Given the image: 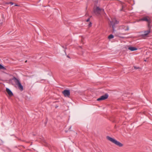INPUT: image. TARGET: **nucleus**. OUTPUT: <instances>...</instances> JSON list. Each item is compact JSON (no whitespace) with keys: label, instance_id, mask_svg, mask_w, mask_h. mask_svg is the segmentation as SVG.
Instances as JSON below:
<instances>
[{"label":"nucleus","instance_id":"16","mask_svg":"<svg viewBox=\"0 0 152 152\" xmlns=\"http://www.w3.org/2000/svg\"><path fill=\"white\" fill-rule=\"evenodd\" d=\"M90 20V18H88L86 20V21L87 22H88V21H89Z\"/></svg>","mask_w":152,"mask_h":152},{"label":"nucleus","instance_id":"17","mask_svg":"<svg viewBox=\"0 0 152 152\" xmlns=\"http://www.w3.org/2000/svg\"><path fill=\"white\" fill-rule=\"evenodd\" d=\"M10 4L11 5H12L14 4V3L12 2H10Z\"/></svg>","mask_w":152,"mask_h":152},{"label":"nucleus","instance_id":"7","mask_svg":"<svg viewBox=\"0 0 152 152\" xmlns=\"http://www.w3.org/2000/svg\"><path fill=\"white\" fill-rule=\"evenodd\" d=\"M110 24L112 26L113 29L114 30V25L115 24L118 23V21L115 19L113 18V19H112L111 21H110Z\"/></svg>","mask_w":152,"mask_h":152},{"label":"nucleus","instance_id":"21","mask_svg":"<svg viewBox=\"0 0 152 152\" xmlns=\"http://www.w3.org/2000/svg\"><path fill=\"white\" fill-rule=\"evenodd\" d=\"M15 6H18V5L17 4L15 5Z\"/></svg>","mask_w":152,"mask_h":152},{"label":"nucleus","instance_id":"14","mask_svg":"<svg viewBox=\"0 0 152 152\" xmlns=\"http://www.w3.org/2000/svg\"><path fill=\"white\" fill-rule=\"evenodd\" d=\"M126 27V26L124 25H122L120 26V29H125V28Z\"/></svg>","mask_w":152,"mask_h":152},{"label":"nucleus","instance_id":"2","mask_svg":"<svg viewBox=\"0 0 152 152\" xmlns=\"http://www.w3.org/2000/svg\"><path fill=\"white\" fill-rule=\"evenodd\" d=\"M146 21L148 23V27H149L150 26V25L151 23V20L150 18L148 16L143 17L142 18L140 19L139 21Z\"/></svg>","mask_w":152,"mask_h":152},{"label":"nucleus","instance_id":"5","mask_svg":"<svg viewBox=\"0 0 152 152\" xmlns=\"http://www.w3.org/2000/svg\"><path fill=\"white\" fill-rule=\"evenodd\" d=\"M62 93L65 97H69L70 95V91L69 90L65 89L62 92Z\"/></svg>","mask_w":152,"mask_h":152},{"label":"nucleus","instance_id":"18","mask_svg":"<svg viewBox=\"0 0 152 152\" xmlns=\"http://www.w3.org/2000/svg\"><path fill=\"white\" fill-rule=\"evenodd\" d=\"M91 25H92V23H91L90 22L89 24V26H91Z\"/></svg>","mask_w":152,"mask_h":152},{"label":"nucleus","instance_id":"22","mask_svg":"<svg viewBox=\"0 0 152 152\" xmlns=\"http://www.w3.org/2000/svg\"><path fill=\"white\" fill-rule=\"evenodd\" d=\"M63 48H64V46H62Z\"/></svg>","mask_w":152,"mask_h":152},{"label":"nucleus","instance_id":"20","mask_svg":"<svg viewBox=\"0 0 152 152\" xmlns=\"http://www.w3.org/2000/svg\"><path fill=\"white\" fill-rule=\"evenodd\" d=\"M6 4H10V2H6Z\"/></svg>","mask_w":152,"mask_h":152},{"label":"nucleus","instance_id":"13","mask_svg":"<svg viewBox=\"0 0 152 152\" xmlns=\"http://www.w3.org/2000/svg\"><path fill=\"white\" fill-rule=\"evenodd\" d=\"M114 37V36L113 35L110 34L108 38V39H110L113 38Z\"/></svg>","mask_w":152,"mask_h":152},{"label":"nucleus","instance_id":"11","mask_svg":"<svg viewBox=\"0 0 152 152\" xmlns=\"http://www.w3.org/2000/svg\"><path fill=\"white\" fill-rule=\"evenodd\" d=\"M128 49L131 51H134L137 50V48L133 47H128Z\"/></svg>","mask_w":152,"mask_h":152},{"label":"nucleus","instance_id":"12","mask_svg":"<svg viewBox=\"0 0 152 152\" xmlns=\"http://www.w3.org/2000/svg\"><path fill=\"white\" fill-rule=\"evenodd\" d=\"M0 69H3L4 70H6V69L5 67L0 64Z\"/></svg>","mask_w":152,"mask_h":152},{"label":"nucleus","instance_id":"1","mask_svg":"<svg viewBox=\"0 0 152 152\" xmlns=\"http://www.w3.org/2000/svg\"><path fill=\"white\" fill-rule=\"evenodd\" d=\"M107 139L112 143L115 144L116 145L119 147H121L123 146V144L120 142L117 141L115 139L109 136H107Z\"/></svg>","mask_w":152,"mask_h":152},{"label":"nucleus","instance_id":"10","mask_svg":"<svg viewBox=\"0 0 152 152\" xmlns=\"http://www.w3.org/2000/svg\"><path fill=\"white\" fill-rule=\"evenodd\" d=\"M18 87V88L21 91H22L23 90V86L21 85L20 82L17 85Z\"/></svg>","mask_w":152,"mask_h":152},{"label":"nucleus","instance_id":"9","mask_svg":"<svg viewBox=\"0 0 152 152\" xmlns=\"http://www.w3.org/2000/svg\"><path fill=\"white\" fill-rule=\"evenodd\" d=\"M6 91L7 92L8 94L10 96H13V94L11 91L8 88H6Z\"/></svg>","mask_w":152,"mask_h":152},{"label":"nucleus","instance_id":"6","mask_svg":"<svg viewBox=\"0 0 152 152\" xmlns=\"http://www.w3.org/2000/svg\"><path fill=\"white\" fill-rule=\"evenodd\" d=\"M108 95L107 94H106L104 95L101 96L100 97L97 99V100L98 101L104 100L108 98Z\"/></svg>","mask_w":152,"mask_h":152},{"label":"nucleus","instance_id":"15","mask_svg":"<svg viewBox=\"0 0 152 152\" xmlns=\"http://www.w3.org/2000/svg\"><path fill=\"white\" fill-rule=\"evenodd\" d=\"M129 30V27L128 26H127L126 27V28L125 29V31H127V30Z\"/></svg>","mask_w":152,"mask_h":152},{"label":"nucleus","instance_id":"3","mask_svg":"<svg viewBox=\"0 0 152 152\" xmlns=\"http://www.w3.org/2000/svg\"><path fill=\"white\" fill-rule=\"evenodd\" d=\"M94 12L95 14L99 15L101 12H104V10L102 9H100L98 7H97L96 9H94Z\"/></svg>","mask_w":152,"mask_h":152},{"label":"nucleus","instance_id":"19","mask_svg":"<svg viewBox=\"0 0 152 152\" xmlns=\"http://www.w3.org/2000/svg\"><path fill=\"white\" fill-rule=\"evenodd\" d=\"M134 68L135 69H137L139 68H138V67H136V66H134Z\"/></svg>","mask_w":152,"mask_h":152},{"label":"nucleus","instance_id":"4","mask_svg":"<svg viewBox=\"0 0 152 152\" xmlns=\"http://www.w3.org/2000/svg\"><path fill=\"white\" fill-rule=\"evenodd\" d=\"M148 27V29L147 31H144V34L142 35L141 36L142 37L144 38L145 37L150 33L151 32V27L150 26L149 27Z\"/></svg>","mask_w":152,"mask_h":152},{"label":"nucleus","instance_id":"8","mask_svg":"<svg viewBox=\"0 0 152 152\" xmlns=\"http://www.w3.org/2000/svg\"><path fill=\"white\" fill-rule=\"evenodd\" d=\"M10 80L13 81L16 85L20 83L19 80L15 77H13L11 79H10Z\"/></svg>","mask_w":152,"mask_h":152}]
</instances>
